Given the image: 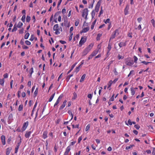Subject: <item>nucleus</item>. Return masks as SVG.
I'll return each mask as SVG.
<instances>
[{"instance_id":"f257e3e1","label":"nucleus","mask_w":155,"mask_h":155,"mask_svg":"<svg viewBox=\"0 0 155 155\" xmlns=\"http://www.w3.org/2000/svg\"><path fill=\"white\" fill-rule=\"evenodd\" d=\"M119 29H116L113 33V34L111 35L110 37V38L109 41V42H110V41L111 39H112L114 38L116 36H117L119 34Z\"/></svg>"},{"instance_id":"f03ea898","label":"nucleus","mask_w":155,"mask_h":155,"mask_svg":"<svg viewBox=\"0 0 155 155\" xmlns=\"http://www.w3.org/2000/svg\"><path fill=\"white\" fill-rule=\"evenodd\" d=\"M89 11L87 8L84 9L82 12V16L84 17L86 20H87V16L88 14Z\"/></svg>"},{"instance_id":"7ed1b4c3","label":"nucleus","mask_w":155,"mask_h":155,"mask_svg":"<svg viewBox=\"0 0 155 155\" xmlns=\"http://www.w3.org/2000/svg\"><path fill=\"white\" fill-rule=\"evenodd\" d=\"M125 63L127 65L131 66L134 64V62L133 61L128 58L125 59Z\"/></svg>"},{"instance_id":"20e7f679","label":"nucleus","mask_w":155,"mask_h":155,"mask_svg":"<svg viewBox=\"0 0 155 155\" xmlns=\"http://www.w3.org/2000/svg\"><path fill=\"white\" fill-rule=\"evenodd\" d=\"M63 96V94H61L58 97V99L57 100L56 102L54 104V107H55L56 106H57L59 103L60 101H61L62 98Z\"/></svg>"},{"instance_id":"39448f33","label":"nucleus","mask_w":155,"mask_h":155,"mask_svg":"<svg viewBox=\"0 0 155 155\" xmlns=\"http://www.w3.org/2000/svg\"><path fill=\"white\" fill-rule=\"evenodd\" d=\"M86 41V39L85 38L82 37L79 42V47H81L82 45Z\"/></svg>"},{"instance_id":"423d86ee","label":"nucleus","mask_w":155,"mask_h":155,"mask_svg":"<svg viewBox=\"0 0 155 155\" xmlns=\"http://www.w3.org/2000/svg\"><path fill=\"white\" fill-rule=\"evenodd\" d=\"M28 121L24 123L22 127L21 128L22 131H24L26 130L28 126Z\"/></svg>"},{"instance_id":"0eeeda50","label":"nucleus","mask_w":155,"mask_h":155,"mask_svg":"<svg viewBox=\"0 0 155 155\" xmlns=\"http://www.w3.org/2000/svg\"><path fill=\"white\" fill-rule=\"evenodd\" d=\"M101 1H99L97 3V4L96 6L95 7V9L94 10L95 12H98L99 10L100 6V5Z\"/></svg>"},{"instance_id":"6e6552de","label":"nucleus","mask_w":155,"mask_h":155,"mask_svg":"<svg viewBox=\"0 0 155 155\" xmlns=\"http://www.w3.org/2000/svg\"><path fill=\"white\" fill-rule=\"evenodd\" d=\"M13 115L12 114H10L9 115L8 119V124H10L13 120Z\"/></svg>"},{"instance_id":"1a4fd4ad","label":"nucleus","mask_w":155,"mask_h":155,"mask_svg":"<svg viewBox=\"0 0 155 155\" xmlns=\"http://www.w3.org/2000/svg\"><path fill=\"white\" fill-rule=\"evenodd\" d=\"M2 143L3 145L5 144V137L4 135H2L1 137Z\"/></svg>"},{"instance_id":"9d476101","label":"nucleus","mask_w":155,"mask_h":155,"mask_svg":"<svg viewBox=\"0 0 155 155\" xmlns=\"http://www.w3.org/2000/svg\"><path fill=\"white\" fill-rule=\"evenodd\" d=\"M71 150V147L70 146H68L66 149V150L63 155H68V153Z\"/></svg>"},{"instance_id":"9b49d317","label":"nucleus","mask_w":155,"mask_h":155,"mask_svg":"<svg viewBox=\"0 0 155 155\" xmlns=\"http://www.w3.org/2000/svg\"><path fill=\"white\" fill-rule=\"evenodd\" d=\"M67 100H64V101L63 102L62 104L60 106V110H61L63 109L64 107H65L66 106V103H67Z\"/></svg>"},{"instance_id":"f8f14e48","label":"nucleus","mask_w":155,"mask_h":155,"mask_svg":"<svg viewBox=\"0 0 155 155\" xmlns=\"http://www.w3.org/2000/svg\"><path fill=\"white\" fill-rule=\"evenodd\" d=\"M55 34L58 35L60 34V31L62 32V29L61 27L59 28L57 30L55 31Z\"/></svg>"},{"instance_id":"ddd939ff","label":"nucleus","mask_w":155,"mask_h":155,"mask_svg":"<svg viewBox=\"0 0 155 155\" xmlns=\"http://www.w3.org/2000/svg\"><path fill=\"white\" fill-rule=\"evenodd\" d=\"M129 9V5H127L124 10V14L127 15L128 14V10Z\"/></svg>"},{"instance_id":"4468645a","label":"nucleus","mask_w":155,"mask_h":155,"mask_svg":"<svg viewBox=\"0 0 155 155\" xmlns=\"http://www.w3.org/2000/svg\"><path fill=\"white\" fill-rule=\"evenodd\" d=\"M90 51L86 48L85 49L83 52L82 56H84L86 55Z\"/></svg>"},{"instance_id":"2eb2a0df","label":"nucleus","mask_w":155,"mask_h":155,"mask_svg":"<svg viewBox=\"0 0 155 155\" xmlns=\"http://www.w3.org/2000/svg\"><path fill=\"white\" fill-rule=\"evenodd\" d=\"M12 150V148L11 147H8L6 149V155H9L10 152Z\"/></svg>"},{"instance_id":"dca6fc26","label":"nucleus","mask_w":155,"mask_h":155,"mask_svg":"<svg viewBox=\"0 0 155 155\" xmlns=\"http://www.w3.org/2000/svg\"><path fill=\"white\" fill-rule=\"evenodd\" d=\"M21 142V141L20 142L18 143L17 145L16 146V147L15 148V153H17L18 151V148H19V146L20 145V144Z\"/></svg>"},{"instance_id":"f3484780","label":"nucleus","mask_w":155,"mask_h":155,"mask_svg":"<svg viewBox=\"0 0 155 155\" xmlns=\"http://www.w3.org/2000/svg\"><path fill=\"white\" fill-rule=\"evenodd\" d=\"M118 45L120 48H121L123 46H125L126 45V42H121L118 44Z\"/></svg>"},{"instance_id":"a211bd4d","label":"nucleus","mask_w":155,"mask_h":155,"mask_svg":"<svg viewBox=\"0 0 155 155\" xmlns=\"http://www.w3.org/2000/svg\"><path fill=\"white\" fill-rule=\"evenodd\" d=\"M31 133V131L26 132L25 135V137L27 138H28L29 137Z\"/></svg>"},{"instance_id":"6ab92c4d","label":"nucleus","mask_w":155,"mask_h":155,"mask_svg":"<svg viewBox=\"0 0 155 155\" xmlns=\"http://www.w3.org/2000/svg\"><path fill=\"white\" fill-rule=\"evenodd\" d=\"M47 134L48 132L47 131H45L43 132L42 135V137L44 139H46L47 137Z\"/></svg>"},{"instance_id":"aec40b11","label":"nucleus","mask_w":155,"mask_h":155,"mask_svg":"<svg viewBox=\"0 0 155 155\" xmlns=\"http://www.w3.org/2000/svg\"><path fill=\"white\" fill-rule=\"evenodd\" d=\"M98 49H96L91 53V54L93 56H94L96 55V54L98 53Z\"/></svg>"},{"instance_id":"412c9836","label":"nucleus","mask_w":155,"mask_h":155,"mask_svg":"<svg viewBox=\"0 0 155 155\" xmlns=\"http://www.w3.org/2000/svg\"><path fill=\"white\" fill-rule=\"evenodd\" d=\"M93 46V44H91L89 45L86 48L90 51L92 48Z\"/></svg>"},{"instance_id":"4be33fe9","label":"nucleus","mask_w":155,"mask_h":155,"mask_svg":"<svg viewBox=\"0 0 155 155\" xmlns=\"http://www.w3.org/2000/svg\"><path fill=\"white\" fill-rule=\"evenodd\" d=\"M5 83V80L4 78H0V85L2 86H4Z\"/></svg>"},{"instance_id":"5701e85b","label":"nucleus","mask_w":155,"mask_h":155,"mask_svg":"<svg viewBox=\"0 0 155 155\" xmlns=\"http://www.w3.org/2000/svg\"><path fill=\"white\" fill-rule=\"evenodd\" d=\"M77 63H76L73 64L71 66V69L68 72L67 74L70 73V72L72 71V70L74 69V68L76 66L77 64Z\"/></svg>"},{"instance_id":"b1692460","label":"nucleus","mask_w":155,"mask_h":155,"mask_svg":"<svg viewBox=\"0 0 155 155\" xmlns=\"http://www.w3.org/2000/svg\"><path fill=\"white\" fill-rule=\"evenodd\" d=\"M86 76V75L85 74H84L81 77V78L80 81V82H83L84 81Z\"/></svg>"},{"instance_id":"393cba45","label":"nucleus","mask_w":155,"mask_h":155,"mask_svg":"<svg viewBox=\"0 0 155 155\" xmlns=\"http://www.w3.org/2000/svg\"><path fill=\"white\" fill-rule=\"evenodd\" d=\"M58 24H56L54 25L53 28V29L54 31H55L59 28Z\"/></svg>"},{"instance_id":"a878e982","label":"nucleus","mask_w":155,"mask_h":155,"mask_svg":"<svg viewBox=\"0 0 155 155\" xmlns=\"http://www.w3.org/2000/svg\"><path fill=\"white\" fill-rule=\"evenodd\" d=\"M89 29V27H87L86 28H83L82 30V32L85 33L88 31Z\"/></svg>"},{"instance_id":"bb28decb","label":"nucleus","mask_w":155,"mask_h":155,"mask_svg":"<svg viewBox=\"0 0 155 155\" xmlns=\"http://www.w3.org/2000/svg\"><path fill=\"white\" fill-rule=\"evenodd\" d=\"M130 90L131 94L132 95H134L135 94V91L134 90V89L133 87H131L130 88Z\"/></svg>"},{"instance_id":"cd10ccee","label":"nucleus","mask_w":155,"mask_h":155,"mask_svg":"<svg viewBox=\"0 0 155 155\" xmlns=\"http://www.w3.org/2000/svg\"><path fill=\"white\" fill-rule=\"evenodd\" d=\"M128 124L127 123V122L126 121H125V124L126 125H127L128 126V125L129 124V125H132V122L131 121V120H130V119H129L128 121Z\"/></svg>"},{"instance_id":"c85d7f7f","label":"nucleus","mask_w":155,"mask_h":155,"mask_svg":"<svg viewBox=\"0 0 155 155\" xmlns=\"http://www.w3.org/2000/svg\"><path fill=\"white\" fill-rule=\"evenodd\" d=\"M55 93H54L50 97V98L49 100V102H51L52 100H53V98H54L55 95Z\"/></svg>"},{"instance_id":"c756f323","label":"nucleus","mask_w":155,"mask_h":155,"mask_svg":"<svg viewBox=\"0 0 155 155\" xmlns=\"http://www.w3.org/2000/svg\"><path fill=\"white\" fill-rule=\"evenodd\" d=\"M81 65H80L78 66L76 68L75 72L76 73H78L79 71L80 70V69L81 68Z\"/></svg>"},{"instance_id":"7c9ffc66","label":"nucleus","mask_w":155,"mask_h":155,"mask_svg":"<svg viewBox=\"0 0 155 155\" xmlns=\"http://www.w3.org/2000/svg\"><path fill=\"white\" fill-rule=\"evenodd\" d=\"M68 114L71 116V120H70V121L71 120H72L73 118V115L72 114V112L71 110H68Z\"/></svg>"},{"instance_id":"2f4dec72","label":"nucleus","mask_w":155,"mask_h":155,"mask_svg":"<svg viewBox=\"0 0 155 155\" xmlns=\"http://www.w3.org/2000/svg\"><path fill=\"white\" fill-rule=\"evenodd\" d=\"M110 42H109V44L108 45L107 48L108 49V51H110L111 48V44L110 43Z\"/></svg>"},{"instance_id":"473e14b6","label":"nucleus","mask_w":155,"mask_h":155,"mask_svg":"<svg viewBox=\"0 0 155 155\" xmlns=\"http://www.w3.org/2000/svg\"><path fill=\"white\" fill-rule=\"evenodd\" d=\"M73 76V74H70L68 75L66 78V80L68 82L70 78Z\"/></svg>"},{"instance_id":"72a5a7b5","label":"nucleus","mask_w":155,"mask_h":155,"mask_svg":"<svg viewBox=\"0 0 155 155\" xmlns=\"http://www.w3.org/2000/svg\"><path fill=\"white\" fill-rule=\"evenodd\" d=\"M102 36V34L99 33L97 34L96 39L98 41L100 39V37Z\"/></svg>"},{"instance_id":"f704fd0d","label":"nucleus","mask_w":155,"mask_h":155,"mask_svg":"<svg viewBox=\"0 0 155 155\" xmlns=\"http://www.w3.org/2000/svg\"><path fill=\"white\" fill-rule=\"evenodd\" d=\"M23 25V23L21 22H19L17 25V27L18 28H20Z\"/></svg>"},{"instance_id":"c9c22d12","label":"nucleus","mask_w":155,"mask_h":155,"mask_svg":"<svg viewBox=\"0 0 155 155\" xmlns=\"http://www.w3.org/2000/svg\"><path fill=\"white\" fill-rule=\"evenodd\" d=\"M131 74L134 75V70H131L130 71V73L128 75V77H130Z\"/></svg>"},{"instance_id":"e433bc0d","label":"nucleus","mask_w":155,"mask_h":155,"mask_svg":"<svg viewBox=\"0 0 155 155\" xmlns=\"http://www.w3.org/2000/svg\"><path fill=\"white\" fill-rule=\"evenodd\" d=\"M38 88H37L35 90L34 92V97H35L38 94Z\"/></svg>"},{"instance_id":"4c0bfd02","label":"nucleus","mask_w":155,"mask_h":155,"mask_svg":"<svg viewBox=\"0 0 155 155\" xmlns=\"http://www.w3.org/2000/svg\"><path fill=\"white\" fill-rule=\"evenodd\" d=\"M30 77H31V75H32V74L33 73L34 71H33V68H31L30 69Z\"/></svg>"},{"instance_id":"58836bf2","label":"nucleus","mask_w":155,"mask_h":155,"mask_svg":"<svg viewBox=\"0 0 155 155\" xmlns=\"http://www.w3.org/2000/svg\"><path fill=\"white\" fill-rule=\"evenodd\" d=\"M23 108V105H22V104L20 105L18 107V110L19 111H21L22 110Z\"/></svg>"},{"instance_id":"ea45409f","label":"nucleus","mask_w":155,"mask_h":155,"mask_svg":"<svg viewBox=\"0 0 155 155\" xmlns=\"http://www.w3.org/2000/svg\"><path fill=\"white\" fill-rule=\"evenodd\" d=\"M17 26H16L15 25H14L13 28L12 29V32L15 31L17 30Z\"/></svg>"},{"instance_id":"a19ab883","label":"nucleus","mask_w":155,"mask_h":155,"mask_svg":"<svg viewBox=\"0 0 155 155\" xmlns=\"http://www.w3.org/2000/svg\"><path fill=\"white\" fill-rule=\"evenodd\" d=\"M31 20V17L29 16H27L26 18V21L28 22L30 21Z\"/></svg>"},{"instance_id":"79ce46f5","label":"nucleus","mask_w":155,"mask_h":155,"mask_svg":"<svg viewBox=\"0 0 155 155\" xmlns=\"http://www.w3.org/2000/svg\"><path fill=\"white\" fill-rule=\"evenodd\" d=\"M26 16L25 15H23L21 18V21L24 22L25 21V18Z\"/></svg>"},{"instance_id":"37998d69","label":"nucleus","mask_w":155,"mask_h":155,"mask_svg":"<svg viewBox=\"0 0 155 155\" xmlns=\"http://www.w3.org/2000/svg\"><path fill=\"white\" fill-rule=\"evenodd\" d=\"M29 33H26L25 35V39H27L29 36Z\"/></svg>"},{"instance_id":"c03bdc74","label":"nucleus","mask_w":155,"mask_h":155,"mask_svg":"<svg viewBox=\"0 0 155 155\" xmlns=\"http://www.w3.org/2000/svg\"><path fill=\"white\" fill-rule=\"evenodd\" d=\"M90 125L89 124H88L86 127L85 130L86 131H87L90 128Z\"/></svg>"},{"instance_id":"a18cd8bd","label":"nucleus","mask_w":155,"mask_h":155,"mask_svg":"<svg viewBox=\"0 0 155 155\" xmlns=\"http://www.w3.org/2000/svg\"><path fill=\"white\" fill-rule=\"evenodd\" d=\"M151 22L152 24L153 27H154L155 26V21L153 19H152L151 20Z\"/></svg>"},{"instance_id":"49530a36","label":"nucleus","mask_w":155,"mask_h":155,"mask_svg":"<svg viewBox=\"0 0 155 155\" xmlns=\"http://www.w3.org/2000/svg\"><path fill=\"white\" fill-rule=\"evenodd\" d=\"M113 83V81H112V80H110L109 81V82L108 83V87H110L112 84Z\"/></svg>"},{"instance_id":"de8ad7c7","label":"nucleus","mask_w":155,"mask_h":155,"mask_svg":"<svg viewBox=\"0 0 155 155\" xmlns=\"http://www.w3.org/2000/svg\"><path fill=\"white\" fill-rule=\"evenodd\" d=\"M117 58L119 60H120V59H123L124 58V57L119 54L118 55Z\"/></svg>"},{"instance_id":"09e8293b","label":"nucleus","mask_w":155,"mask_h":155,"mask_svg":"<svg viewBox=\"0 0 155 155\" xmlns=\"http://www.w3.org/2000/svg\"><path fill=\"white\" fill-rule=\"evenodd\" d=\"M141 63H143L145 65H147L148 64L151 63V62H146L145 61H143L141 62Z\"/></svg>"},{"instance_id":"8fccbe9b","label":"nucleus","mask_w":155,"mask_h":155,"mask_svg":"<svg viewBox=\"0 0 155 155\" xmlns=\"http://www.w3.org/2000/svg\"><path fill=\"white\" fill-rule=\"evenodd\" d=\"M91 16H92V18H94L95 16V12L94 10L92 11L91 12Z\"/></svg>"},{"instance_id":"3c124183","label":"nucleus","mask_w":155,"mask_h":155,"mask_svg":"<svg viewBox=\"0 0 155 155\" xmlns=\"http://www.w3.org/2000/svg\"><path fill=\"white\" fill-rule=\"evenodd\" d=\"M134 62L135 63H137V61L138 60V58L137 57L135 56H134Z\"/></svg>"},{"instance_id":"603ef678","label":"nucleus","mask_w":155,"mask_h":155,"mask_svg":"<svg viewBox=\"0 0 155 155\" xmlns=\"http://www.w3.org/2000/svg\"><path fill=\"white\" fill-rule=\"evenodd\" d=\"M134 146V145H131L127 147H126V150H128L130 149V148H132V147L133 146Z\"/></svg>"},{"instance_id":"864d4df0","label":"nucleus","mask_w":155,"mask_h":155,"mask_svg":"<svg viewBox=\"0 0 155 155\" xmlns=\"http://www.w3.org/2000/svg\"><path fill=\"white\" fill-rule=\"evenodd\" d=\"M72 127L74 128H78L79 127V124H77L76 125H74L73 124L72 125Z\"/></svg>"},{"instance_id":"5fc2aeb1","label":"nucleus","mask_w":155,"mask_h":155,"mask_svg":"<svg viewBox=\"0 0 155 155\" xmlns=\"http://www.w3.org/2000/svg\"><path fill=\"white\" fill-rule=\"evenodd\" d=\"M25 44L27 45H30L31 44V43L30 41L28 40H26L25 41Z\"/></svg>"},{"instance_id":"6e6d98bb","label":"nucleus","mask_w":155,"mask_h":155,"mask_svg":"<svg viewBox=\"0 0 155 155\" xmlns=\"http://www.w3.org/2000/svg\"><path fill=\"white\" fill-rule=\"evenodd\" d=\"M92 97V94H90L87 95V97L90 98V100L91 99Z\"/></svg>"},{"instance_id":"4d7b16f0","label":"nucleus","mask_w":155,"mask_h":155,"mask_svg":"<svg viewBox=\"0 0 155 155\" xmlns=\"http://www.w3.org/2000/svg\"><path fill=\"white\" fill-rule=\"evenodd\" d=\"M110 20V19L109 18H108L105 21V20H104V22H105V24H107L108 23H109Z\"/></svg>"},{"instance_id":"13d9d810","label":"nucleus","mask_w":155,"mask_h":155,"mask_svg":"<svg viewBox=\"0 0 155 155\" xmlns=\"http://www.w3.org/2000/svg\"><path fill=\"white\" fill-rule=\"evenodd\" d=\"M142 20V17H140L137 18V20L139 23H140L141 20Z\"/></svg>"},{"instance_id":"bf43d9fd","label":"nucleus","mask_w":155,"mask_h":155,"mask_svg":"<svg viewBox=\"0 0 155 155\" xmlns=\"http://www.w3.org/2000/svg\"><path fill=\"white\" fill-rule=\"evenodd\" d=\"M134 127L137 129H139L140 128V126L139 125L136 124L134 125Z\"/></svg>"},{"instance_id":"052dcab7","label":"nucleus","mask_w":155,"mask_h":155,"mask_svg":"<svg viewBox=\"0 0 155 155\" xmlns=\"http://www.w3.org/2000/svg\"><path fill=\"white\" fill-rule=\"evenodd\" d=\"M114 94H113L111 97L110 98V101H113L114 100Z\"/></svg>"},{"instance_id":"680f3d73","label":"nucleus","mask_w":155,"mask_h":155,"mask_svg":"<svg viewBox=\"0 0 155 155\" xmlns=\"http://www.w3.org/2000/svg\"><path fill=\"white\" fill-rule=\"evenodd\" d=\"M94 0H93V3H92V4L91 5H89V6L88 7V8H92L93 7V5H94Z\"/></svg>"},{"instance_id":"e2e57ef3","label":"nucleus","mask_w":155,"mask_h":155,"mask_svg":"<svg viewBox=\"0 0 155 155\" xmlns=\"http://www.w3.org/2000/svg\"><path fill=\"white\" fill-rule=\"evenodd\" d=\"M22 47L23 49H27L28 48V46H27L26 45H23L22 46Z\"/></svg>"},{"instance_id":"0e129e2a","label":"nucleus","mask_w":155,"mask_h":155,"mask_svg":"<svg viewBox=\"0 0 155 155\" xmlns=\"http://www.w3.org/2000/svg\"><path fill=\"white\" fill-rule=\"evenodd\" d=\"M8 74L7 73H6L3 75V77L5 79V78H7L8 77Z\"/></svg>"},{"instance_id":"69168bd1","label":"nucleus","mask_w":155,"mask_h":155,"mask_svg":"<svg viewBox=\"0 0 155 155\" xmlns=\"http://www.w3.org/2000/svg\"><path fill=\"white\" fill-rule=\"evenodd\" d=\"M114 74L116 75H117L118 74V72L116 71V68H115L114 70Z\"/></svg>"},{"instance_id":"338daca9","label":"nucleus","mask_w":155,"mask_h":155,"mask_svg":"<svg viewBox=\"0 0 155 155\" xmlns=\"http://www.w3.org/2000/svg\"><path fill=\"white\" fill-rule=\"evenodd\" d=\"M34 36L33 35H31L30 40L31 41H33L34 39Z\"/></svg>"},{"instance_id":"774afa93","label":"nucleus","mask_w":155,"mask_h":155,"mask_svg":"<svg viewBox=\"0 0 155 155\" xmlns=\"http://www.w3.org/2000/svg\"><path fill=\"white\" fill-rule=\"evenodd\" d=\"M24 32V29L23 28L21 29L19 31V33L20 34H22Z\"/></svg>"}]
</instances>
